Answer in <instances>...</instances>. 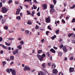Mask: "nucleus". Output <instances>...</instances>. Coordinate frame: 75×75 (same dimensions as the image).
Listing matches in <instances>:
<instances>
[{
	"label": "nucleus",
	"mask_w": 75,
	"mask_h": 75,
	"mask_svg": "<svg viewBox=\"0 0 75 75\" xmlns=\"http://www.w3.org/2000/svg\"><path fill=\"white\" fill-rule=\"evenodd\" d=\"M37 56L38 58H39V60L41 62L42 61H43L44 58L45 57V54L44 53L41 56L40 54H37Z\"/></svg>",
	"instance_id": "1"
},
{
	"label": "nucleus",
	"mask_w": 75,
	"mask_h": 75,
	"mask_svg": "<svg viewBox=\"0 0 75 75\" xmlns=\"http://www.w3.org/2000/svg\"><path fill=\"white\" fill-rule=\"evenodd\" d=\"M2 12L3 13H6L7 11V9L5 7H3L1 9Z\"/></svg>",
	"instance_id": "2"
},
{
	"label": "nucleus",
	"mask_w": 75,
	"mask_h": 75,
	"mask_svg": "<svg viewBox=\"0 0 75 75\" xmlns=\"http://www.w3.org/2000/svg\"><path fill=\"white\" fill-rule=\"evenodd\" d=\"M51 19L50 18V16H49L48 18H45V20H46V23H50V22L51 21H50V19Z\"/></svg>",
	"instance_id": "3"
},
{
	"label": "nucleus",
	"mask_w": 75,
	"mask_h": 75,
	"mask_svg": "<svg viewBox=\"0 0 75 75\" xmlns=\"http://www.w3.org/2000/svg\"><path fill=\"white\" fill-rule=\"evenodd\" d=\"M18 49H16L15 51H13V53L14 55L18 53Z\"/></svg>",
	"instance_id": "4"
},
{
	"label": "nucleus",
	"mask_w": 75,
	"mask_h": 75,
	"mask_svg": "<svg viewBox=\"0 0 75 75\" xmlns=\"http://www.w3.org/2000/svg\"><path fill=\"white\" fill-rule=\"evenodd\" d=\"M24 70L25 71H30V67H27V66H25L24 68Z\"/></svg>",
	"instance_id": "5"
},
{
	"label": "nucleus",
	"mask_w": 75,
	"mask_h": 75,
	"mask_svg": "<svg viewBox=\"0 0 75 75\" xmlns=\"http://www.w3.org/2000/svg\"><path fill=\"white\" fill-rule=\"evenodd\" d=\"M62 49L64 52H67V47H65L64 46H63Z\"/></svg>",
	"instance_id": "6"
},
{
	"label": "nucleus",
	"mask_w": 75,
	"mask_h": 75,
	"mask_svg": "<svg viewBox=\"0 0 75 75\" xmlns=\"http://www.w3.org/2000/svg\"><path fill=\"white\" fill-rule=\"evenodd\" d=\"M43 7L44 10H45V9H47V5L46 4H45L42 5Z\"/></svg>",
	"instance_id": "7"
},
{
	"label": "nucleus",
	"mask_w": 75,
	"mask_h": 75,
	"mask_svg": "<svg viewBox=\"0 0 75 75\" xmlns=\"http://www.w3.org/2000/svg\"><path fill=\"white\" fill-rule=\"evenodd\" d=\"M74 71V68L72 67H70L69 69V72L70 73Z\"/></svg>",
	"instance_id": "8"
},
{
	"label": "nucleus",
	"mask_w": 75,
	"mask_h": 75,
	"mask_svg": "<svg viewBox=\"0 0 75 75\" xmlns=\"http://www.w3.org/2000/svg\"><path fill=\"white\" fill-rule=\"evenodd\" d=\"M20 11H21V10L20 8H19V9H17L16 11V14H19V13H20Z\"/></svg>",
	"instance_id": "9"
},
{
	"label": "nucleus",
	"mask_w": 75,
	"mask_h": 75,
	"mask_svg": "<svg viewBox=\"0 0 75 75\" xmlns=\"http://www.w3.org/2000/svg\"><path fill=\"white\" fill-rule=\"evenodd\" d=\"M11 73L13 75H16V70L15 69H13L11 72Z\"/></svg>",
	"instance_id": "10"
},
{
	"label": "nucleus",
	"mask_w": 75,
	"mask_h": 75,
	"mask_svg": "<svg viewBox=\"0 0 75 75\" xmlns=\"http://www.w3.org/2000/svg\"><path fill=\"white\" fill-rule=\"evenodd\" d=\"M50 51H51V52H52V53H55L56 52L55 50L52 48L51 49Z\"/></svg>",
	"instance_id": "11"
},
{
	"label": "nucleus",
	"mask_w": 75,
	"mask_h": 75,
	"mask_svg": "<svg viewBox=\"0 0 75 75\" xmlns=\"http://www.w3.org/2000/svg\"><path fill=\"white\" fill-rule=\"evenodd\" d=\"M0 45H2V47L3 48H4V49H6V50H7V49H8L7 47L4 46V45H3L2 44H0Z\"/></svg>",
	"instance_id": "12"
},
{
	"label": "nucleus",
	"mask_w": 75,
	"mask_h": 75,
	"mask_svg": "<svg viewBox=\"0 0 75 75\" xmlns=\"http://www.w3.org/2000/svg\"><path fill=\"white\" fill-rule=\"evenodd\" d=\"M50 13H54V12H55V10L53 8H52L50 9Z\"/></svg>",
	"instance_id": "13"
},
{
	"label": "nucleus",
	"mask_w": 75,
	"mask_h": 75,
	"mask_svg": "<svg viewBox=\"0 0 75 75\" xmlns=\"http://www.w3.org/2000/svg\"><path fill=\"white\" fill-rule=\"evenodd\" d=\"M53 73L55 74L56 75L58 73V71L57 70H53Z\"/></svg>",
	"instance_id": "14"
},
{
	"label": "nucleus",
	"mask_w": 75,
	"mask_h": 75,
	"mask_svg": "<svg viewBox=\"0 0 75 75\" xmlns=\"http://www.w3.org/2000/svg\"><path fill=\"white\" fill-rule=\"evenodd\" d=\"M52 67L53 68L55 69V67H56V65H55V64L53 63H52Z\"/></svg>",
	"instance_id": "15"
},
{
	"label": "nucleus",
	"mask_w": 75,
	"mask_h": 75,
	"mask_svg": "<svg viewBox=\"0 0 75 75\" xmlns=\"http://www.w3.org/2000/svg\"><path fill=\"white\" fill-rule=\"evenodd\" d=\"M25 34H26V35H28L29 34V33H30V32H29V31L28 30H25Z\"/></svg>",
	"instance_id": "16"
},
{
	"label": "nucleus",
	"mask_w": 75,
	"mask_h": 75,
	"mask_svg": "<svg viewBox=\"0 0 75 75\" xmlns=\"http://www.w3.org/2000/svg\"><path fill=\"white\" fill-rule=\"evenodd\" d=\"M6 19L5 18H3V19L2 20V24H3L5 22H6Z\"/></svg>",
	"instance_id": "17"
},
{
	"label": "nucleus",
	"mask_w": 75,
	"mask_h": 75,
	"mask_svg": "<svg viewBox=\"0 0 75 75\" xmlns=\"http://www.w3.org/2000/svg\"><path fill=\"white\" fill-rule=\"evenodd\" d=\"M58 55L59 57H61L62 55V52H59L58 53Z\"/></svg>",
	"instance_id": "18"
},
{
	"label": "nucleus",
	"mask_w": 75,
	"mask_h": 75,
	"mask_svg": "<svg viewBox=\"0 0 75 75\" xmlns=\"http://www.w3.org/2000/svg\"><path fill=\"white\" fill-rule=\"evenodd\" d=\"M69 37H71L72 35H74V34L73 33H69L68 35Z\"/></svg>",
	"instance_id": "19"
},
{
	"label": "nucleus",
	"mask_w": 75,
	"mask_h": 75,
	"mask_svg": "<svg viewBox=\"0 0 75 75\" xmlns=\"http://www.w3.org/2000/svg\"><path fill=\"white\" fill-rule=\"evenodd\" d=\"M16 18L18 20H21V17L20 16H18L16 17Z\"/></svg>",
	"instance_id": "20"
},
{
	"label": "nucleus",
	"mask_w": 75,
	"mask_h": 75,
	"mask_svg": "<svg viewBox=\"0 0 75 75\" xmlns=\"http://www.w3.org/2000/svg\"><path fill=\"white\" fill-rule=\"evenodd\" d=\"M29 25H31L32 24V23L31 22V21H28L27 23Z\"/></svg>",
	"instance_id": "21"
},
{
	"label": "nucleus",
	"mask_w": 75,
	"mask_h": 75,
	"mask_svg": "<svg viewBox=\"0 0 75 75\" xmlns=\"http://www.w3.org/2000/svg\"><path fill=\"white\" fill-rule=\"evenodd\" d=\"M59 30H57L55 33L56 34H59Z\"/></svg>",
	"instance_id": "22"
},
{
	"label": "nucleus",
	"mask_w": 75,
	"mask_h": 75,
	"mask_svg": "<svg viewBox=\"0 0 75 75\" xmlns=\"http://www.w3.org/2000/svg\"><path fill=\"white\" fill-rule=\"evenodd\" d=\"M54 7V5H52V4H50V8H53Z\"/></svg>",
	"instance_id": "23"
},
{
	"label": "nucleus",
	"mask_w": 75,
	"mask_h": 75,
	"mask_svg": "<svg viewBox=\"0 0 75 75\" xmlns=\"http://www.w3.org/2000/svg\"><path fill=\"white\" fill-rule=\"evenodd\" d=\"M42 52V50H39L38 51V54H40V53H41V52Z\"/></svg>",
	"instance_id": "24"
},
{
	"label": "nucleus",
	"mask_w": 75,
	"mask_h": 75,
	"mask_svg": "<svg viewBox=\"0 0 75 75\" xmlns=\"http://www.w3.org/2000/svg\"><path fill=\"white\" fill-rule=\"evenodd\" d=\"M6 72H8L9 74H10V69H6Z\"/></svg>",
	"instance_id": "25"
},
{
	"label": "nucleus",
	"mask_w": 75,
	"mask_h": 75,
	"mask_svg": "<svg viewBox=\"0 0 75 75\" xmlns=\"http://www.w3.org/2000/svg\"><path fill=\"white\" fill-rule=\"evenodd\" d=\"M2 63L3 64V66L4 67V66H5V65L6 64V62H2Z\"/></svg>",
	"instance_id": "26"
},
{
	"label": "nucleus",
	"mask_w": 75,
	"mask_h": 75,
	"mask_svg": "<svg viewBox=\"0 0 75 75\" xmlns=\"http://www.w3.org/2000/svg\"><path fill=\"white\" fill-rule=\"evenodd\" d=\"M47 28L50 30H52V28H51L50 26L48 25L47 27Z\"/></svg>",
	"instance_id": "27"
},
{
	"label": "nucleus",
	"mask_w": 75,
	"mask_h": 75,
	"mask_svg": "<svg viewBox=\"0 0 75 75\" xmlns=\"http://www.w3.org/2000/svg\"><path fill=\"white\" fill-rule=\"evenodd\" d=\"M10 58L11 60H13V59H14V57L13 56H11L10 57Z\"/></svg>",
	"instance_id": "28"
},
{
	"label": "nucleus",
	"mask_w": 75,
	"mask_h": 75,
	"mask_svg": "<svg viewBox=\"0 0 75 75\" xmlns=\"http://www.w3.org/2000/svg\"><path fill=\"white\" fill-rule=\"evenodd\" d=\"M8 27H7V26H6L4 27V29L5 30H8Z\"/></svg>",
	"instance_id": "29"
},
{
	"label": "nucleus",
	"mask_w": 75,
	"mask_h": 75,
	"mask_svg": "<svg viewBox=\"0 0 75 75\" xmlns=\"http://www.w3.org/2000/svg\"><path fill=\"white\" fill-rule=\"evenodd\" d=\"M46 55H47V56L48 57H50V54L49 52H48L47 53H46Z\"/></svg>",
	"instance_id": "30"
},
{
	"label": "nucleus",
	"mask_w": 75,
	"mask_h": 75,
	"mask_svg": "<svg viewBox=\"0 0 75 75\" xmlns=\"http://www.w3.org/2000/svg\"><path fill=\"white\" fill-rule=\"evenodd\" d=\"M71 22V23H74V22H75V19L73 18Z\"/></svg>",
	"instance_id": "31"
},
{
	"label": "nucleus",
	"mask_w": 75,
	"mask_h": 75,
	"mask_svg": "<svg viewBox=\"0 0 75 75\" xmlns=\"http://www.w3.org/2000/svg\"><path fill=\"white\" fill-rule=\"evenodd\" d=\"M8 39L9 40H14V38H8Z\"/></svg>",
	"instance_id": "32"
},
{
	"label": "nucleus",
	"mask_w": 75,
	"mask_h": 75,
	"mask_svg": "<svg viewBox=\"0 0 75 75\" xmlns=\"http://www.w3.org/2000/svg\"><path fill=\"white\" fill-rule=\"evenodd\" d=\"M27 12L28 15H30L31 14V13L29 12V11L27 10Z\"/></svg>",
	"instance_id": "33"
},
{
	"label": "nucleus",
	"mask_w": 75,
	"mask_h": 75,
	"mask_svg": "<svg viewBox=\"0 0 75 75\" xmlns=\"http://www.w3.org/2000/svg\"><path fill=\"white\" fill-rule=\"evenodd\" d=\"M42 67H45V63H43L42 64Z\"/></svg>",
	"instance_id": "34"
},
{
	"label": "nucleus",
	"mask_w": 75,
	"mask_h": 75,
	"mask_svg": "<svg viewBox=\"0 0 75 75\" xmlns=\"http://www.w3.org/2000/svg\"><path fill=\"white\" fill-rule=\"evenodd\" d=\"M20 44H22V45H23V44H24V42H23V41H21L20 42Z\"/></svg>",
	"instance_id": "35"
},
{
	"label": "nucleus",
	"mask_w": 75,
	"mask_h": 75,
	"mask_svg": "<svg viewBox=\"0 0 75 75\" xmlns=\"http://www.w3.org/2000/svg\"><path fill=\"white\" fill-rule=\"evenodd\" d=\"M63 47H64V45L63 44H62L60 45L59 47L62 48Z\"/></svg>",
	"instance_id": "36"
},
{
	"label": "nucleus",
	"mask_w": 75,
	"mask_h": 75,
	"mask_svg": "<svg viewBox=\"0 0 75 75\" xmlns=\"http://www.w3.org/2000/svg\"><path fill=\"white\" fill-rule=\"evenodd\" d=\"M33 8H34V9H37V6H35V5H33Z\"/></svg>",
	"instance_id": "37"
},
{
	"label": "nucleus",
	"mask_w": 75,
	"mask_h": 75,
	"mask_svg": "<svg viewBox=\"0 0 75 75\" xmlns=\"http://www.w3.org/2000/svg\"><path fill=\"white\" fill-rule=\"evenodd\" d=\"M35 29H38L39 28V26L36 25V26L35 28Z\"/></svg>",
	"instance_id": "38"
},
{
	"label": "nucleus",
	"mask_w": 75,
	"mask_h": 75,
	"mask_svg": "<svg viewBox=\"0 0 75 75\" xmlns=\"http://www.w3.org/2000/svg\"><path fill=\"white\" fill-rule=\"evenodd\" d=\"M53 2L54 3V4H56L57 3V1H56V0H53Z\"/></svg>",
	"instance_id": "39"
},
{
	"label": "nucleus",
	"mask_w": 75,
	"mask_h": 75,
	"mask_svg": "<svg viewBox=\"0 0 75 75\" xmlns=\"http://www.w3.org/2000/svg\"><path fill=\"white\" fill-rule=\"evenodd\" d=\"M41 75H47V74H46V73H43V72H42L41 74Z\"/></svg>",
	"instance_id": "40"
},
{
	"label": "nucleus",
	"mask_w": 75,
	"mask_h": 75,
	"mask_svg": "<svg viewBox=\"0 0 75 75\" xmlns=\"http://www.w3.org/2000/svg\"><path fill=\"white\" fill-rule=\"evenodd\" d=\"M75 7V4H74V5L72 7L70 8L71 9H73V8H74Z\"/></svg>",
	"instance_id": "41"
},
{
	"label": "nucleus",
	"mask_w": 75,
	"mask_h": 75,
	"mask_svg": "<svg viewBox=\"0 0 75 75\" xmlns=\"http://www.w3.org/2000/svg\"><path fill=\"white\" fill-rule=\"evenodd\" d=\"M50 33V32H49V31H47L46 32V35H48V33Z\"/></svg>",
	"instance_id": "42"
},
{
	"label": "nucleus",
	"mask_w": 75,
	"mask_h": 75,
	"mask_svg": "<svg viewBox=\"0 0 75 75\" xmlns=\"http://www.w3.org/2000/svg\"><path fill=\"white\" fill-rule=\"evenodd\" d=\"M12 0H9V1L8 2V3L9 4H10V3H12Z\"/></svg>",
	"instance_id": "43"
},
{
	"label": "nucleus",
	"mask_w": 75,
	"mask_h": 75,
	"mask_svg": "<svg viewBox=\"0 0 75 75\" xmlns=\"http://www.w3.org/2000/svg\"><path fill=\"white\" fill-rule=\"evenodd\" d=\"M29 1H31V0H25L24 2H25L26 1H27V2H28Z\"/></svg>",
	"instance_id": "44"
},
{
	"label": "nucleus",
	"mask_w": 75,
	"mask_h": 75,
	"mask_svg": "<svg viewBox=\"0 0 75 75\" xmlns=\"http://www.w3.org/2000/svg\"><path fill=\"white\" fill-rule=\"evenodd\" d=\"M18 48L19 50H21V49L22 47H21V46H19L18 47Z\"/></svg>",
	"instance_id": "45"
},
{
	"label": "nucleus",
	"mask_w": 75,
	"mask_h": 75,
	"mask_svg": "<svg viewBox=\"0 0 75 75\" xmlns=\"http://www.w3.org/2000/svg\"><path fill=\"white\" fill-rule=\"evenodd\" d=\"M62 23H65V21L64 20V19H62Z\"/></svg>",
	"instance_id": "46"
},
{
	"label": "nucleus",
	"mask_w": 75,
	"mask_h": 75,
	"mask_svg": "<svg viewBox=\"0 0 75 75\" xmlns=\"http://www.w3.org/2000/svg\"><path fill=\"white\" fill-rule=\"evenodd\" d=\"M3 6L2 5V3L0 2V8H1Z\"/></svg>",
	"instance_id": "47"
},
{
	"label": "nucleus",
	"mask_w": 75,
	"mask_h": 75,
	"mask_svg": "<svg viewBox=\"0 0 75 75\" xmlns=\"http://www.w3.org/2000/svg\"><path fill=\"white\" fill-rule=\"evenodd\" d=\"M2 41H3V38H2V37H1L0 38V42Z\"/></svg>",
	"instance_id": "48"
},
{
	"label": "nucleus",
	"mask_w": 75,
	"mask_h": 75,
	"mask_svg": "<svg viewBox=\"0 0 75 75\" xmlns=\"http://www.w3.org/2000/svg\"><path fill=\"white\" fill-rule=\"evenodd\" d=\"M6 0H1V1L2 3H5V2H6Z\"/></svg>",
	"instance_id": "49"
},
{
	"label": "nucleus",
	"mask_w": 75,
	"mask_h": 75,
	"mask_svg": "<svg viewBox=\"0 0 75 75\" xmlns=\"http://www.w3.org/2000/svg\"><path fill=\"white\" fill-rule=\"evenodd\" d=\"M33 2H35V3H37L38 4V3L36 0H33Z\"/></svg>",
	"instance_id": "50"
},
{
	"label": "nucleus",
	"mask_w": 75,
	"mask_h": 75,
	"mask_svg": "<svg viewBox=\"0 0 75 75\" xmlns=\"http://www.w3.org/2000/svg\"><path fill=\"white\" fill-rule=\"evenodd\" d=\"M37 15L38 16H40V13L39 12L38 13Z\"/></svg>",
	"instance_id": "51"
},
{
	"label": "nucleus",
	"mask_w": 75,
	"mask_h": 75,
	"mask_svg": "<svg viewBox=\"0 0 75 75\" xmlns=\"http://www.w3.org/2000/svg\"><path fill=\"white\" fill-rule=\"evenodd\" d=\"M53 48L54 49V50H57V49H58V48L56 47H55V46L53 47Z\"/></svg>",
	"instance_id": "52"
},
{
	"label": "nucleus",
	"mask_w": 75,
	"mask_h": 75,
	"mask_svg": "<svg viewBox=\"0 0 75 75\" xmlns=\"http://www.w3.org/2000/svg\"><path fill=\"white\" fill-rule=\"evenodd\" d=\"M59 75H63V73H62L61 72H60L59 73Z\"/></svg>",
	"instance_id": "53"
},
{
	"label": "nucleus",
	"mask_w": 75,
	"mask_h": 75,
	"mask_svg": "<svg viewBox=\"0 0 75 75\" xmlns=\"http://www.w3.org/2000/svg\"><path fill=\"white\" fill-rule=\"evenodd\" d=\"M15 4H19V3H18V2L16 1L15 2Z\"/></svg>",
	"instance_id": "54"
},
{
	"label": "nucleus",
	"mask_w": 75,
	"mask_h": 75,
	"mask_svg": "<svg viewBox=\"0 0 75 75\" xmlns=\"http://www.w3.org/2000/svg\"><path fill=\"white\" fill-rule=\"evenodd\" d=\"M13 71V69H10V72H12Z\"/></svg>",
	"instance_id": "55"
},
{
	"label": "nucleus",
	"mask_w": 75,
	"mask_h": 75,
	"mask_svg": "<svg viewBox=\"0 0 75 75\" xmlns=\"http://www.w3.org/2000/svg\"><path fill=\"white\" fill-rule=\"evenodd\" d=\"M70 59H71V60H73V59H74V57H71L70 58Z\"/></svg>",
	"instance_id": "56"
},
{
	"label": "nucleus",
	"mask_w": 75,
	"mask_h": 75,
	"mask_svg": "<svg viewBox=\"0 0 75 75\" xmlns=\"http://www.w3.org/2000/svg\"><path fill=\"white\" fill-rule=\"evenodd\" d=\"M61 15L60 16V19H61L62 18V17H63V16L62 15Z\"/></svg>",
	"instance_id": "57"
},
{
	"label": "nucleus",
	"mask_w": 75,
	"mask_h": 75,
	"mask_svg": "<svg viewBox=\"0 0 75 75\" xmlns=\"http://www.w3.org/2000/svg\"><path fill=\"white\" fill-rule=\"evenodd\" d=\"M64 7H66V6H67V3H64Z\"/></svg>",
	"instance_id": "58"
},
{
	"label": "nucleus",
	"mask_w": 75,
	"mask_h": 75,
	"mask_svg": "<svg viewBox=\"0 0 75 75\" xmlns=\"http://www.w3.org/2000/svg\"><path fill=\"white\" fill-rule=\"evenodd\" d=\"M0 54H3V50H1V51Z\"/></svg>",
	"instance_id": "59"
},
{
	"label": "nucleus",
	"mask_w": 75,
	"mask_h": 75,
	"mask_svg": "<svg viewBox=\"0 0 75 75\" xmlns=\"http://www.w3.org/2000/svg\"><path fill=\"white\" fill-rule=\"evenodd\" d=\"M24 29H23L22 28L21 29V31H24Z\"/></svg>",
	"instance_id": "60"
},
{
	"label": "nucleus",
	"mask_w": 75,
	"mask_h": 75,
	"mask_svg": "<svg viewBox=\"0 0 75 75\" xmlns=\"http://www.w3.org/2000/svg\"><path fill=\"white\" fill-rule=\"evenodd\" d=\"M0 18L1 19H2V18H3V16H0Z\"/></svg>",
	"instance_id": "61"
},
{
	"label": "nucleus",
	"mask_w": 75,
	"mask_h": 75,
	"mask_svg": "<svg viewBox=\"0 0 75 75\" xmlns=\"http://www.w3.org/2000/svg\"><path fill=\"white\" fill-rule=\"evenodd\" d=\"M48 65L49 66H51V62L48 63Z\"/></svg>",
	"instance_id": "62"
},
{
	"label": "nucleus",
	"mask_w": 75,
	"mask_h": 75,
	"mask_svg": "<svg viewBox=\"0 0 75 75\" xmlns=\"http://www.w3.org/2000/svg\"><path fill=\"white\" fill-rule=\"evenodd\" d=\"M61 41H62V39H61V38H60L59 42H61Z\"/></svg>",
	"instance_id": "63"
},
{
	"label": "nucleus",
	"mask_w": 75,
	"mask_h": 75,
	"mask_svg": "<svg viewBox=\"0 0 75 75\" xmlns=\"http://www.w3.org/2000/svg\"><path fill=\"white\" fill-rule=\"evenodd\" d=\"M8 50H11V47H8Z\"/></svg>",
	"instance_id": "64"
}]
</instances>
